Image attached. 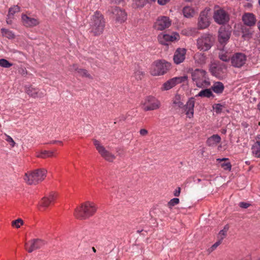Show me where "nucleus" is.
Instances as JSON below:
<instances>
[{
	"mask_svg": "<svg viewBox=\"0 0 260 260\" xmlns=\"http://www.w3.org/2000/svg\"><path fill=\"white\" fill-rule=\"evenodd\" d=\"M97 207L91 202H86L75 209L74 215L80 219H86L92 216L96 212Z\"/></svg>",
	"mask_w": 260,
	"mask_h": 260,
	"instance_id": "1",
	"label": "nucleus"
},
{
	"mask_svg": "<svg viewBox=\"0 0 260 260\" xmlns=\"http://www.w3.org/2000/svg\"><path fill=\"white\" fill-rule=\"evenodd\" d=\"M105 26V21L103 15L99 11H96L92 16L90 23V31L94 36L102 34Z\"/></svg>",
	"mask_w": 260,
	"mask_h": 260,
	"instance_id": "2",
	"label": "nucleus"
},
{
	"mask_svg": "<svg viewBox=\"0 0 260 260\" xmlns=\"http://www.w3.org/2000/svg\"><path fill=\"white\" fill-rule=\"evenodd\" d=\"M192 80L199 88L207 87L210 82L207 72L201 69H196L191 74Z\"/></svg>",
	"mask_w": 260,
	"mask_h": 260,
	"instance_id": "3",
	"label": "nucleus"
},
{
	"mask_svg": "<svg viewBox=\"0 0 260 260\" xmlns=\"http://www.w3.org/2000/svg\"><path fill=\"white\" fill-rule=\"evenodd\" d=\"M46 173L44 169H37L29 174H25L24 179L28 184H36L45 179Z\"/></svg>",
	"mask_w": 260,
	"mask_h": 260,
	"instance_id": "4",
	"label": "nucleus"
},
{
	"mask_svg": "<svg viewBox=\"0 0 260 260\" xmlns=\"http://www.w3.org/2000/svg\"><path fill=\"white\" fill-rule=\"evenodd\" d=\"M170 67L168 62L162 61L154 62L151 67L150 73L153 76H160L165 74Z\"/></svg>",
	"mask_w": 260,
	"mask_h": 260,
	"instance_id": "5",
	"label": "nucleus"
},
{
	"mask_svg": "<svg viewBox=\"0 0 260 260\" xmlns=\"http://www.w3.org/2000/svg\"><path fill=\"white\" fill-rule=\"evenodd\" d=\"M108 11L112 14V17L116 22L122 23L127 19L126 13L118 7H111Z\"/></svg>",
	"mask_w": 260,
	"mask_h": 260,
	"instance_id": "6",
	"label": "nucleus"
},
{
	"mask_svg": "<svg viewBox=\"0 0 260 260\" xmlns=\"http://www.w3.org/2000/svg\"><path fill=\"white\" fill-rule=\"evenodd\" d=\"M172 21L169 17L160 16L157 18L153 24V27L157 30H164L170 27Z\"/></svg>",
	"mask_w": 260,
	"mask_h": 260,
	"instance_id": "7",
	"label": "nucleus"
},
{
	"mask_svg": "<svg viewBox=\"0 0 260 260\" xmlns=\"http://www.w3.org/2000/svg\"><path fill=\"white\" fill-rule=\"evenodd\" d=\"M211 35L204 34L197 40L198 48L201 50L207 51L212 46Z\"/></svg>",
	"mask_w": 260,
	"mask_h": 260,
	"instance_id": "8",
	"label": "nucleus"
},
{
	"mask_svg": "<svg viewBox=\"0 0 260 260\" xmlns=\"http://www.w3.org/2000/svg\"><path fill=\"white\" fill-rule=\"evenodd\" d=\"M160 102L153 96L147 97L142 104V109L145 111H151L157 109L160 107Z\"/></svg>",
	"mask_w": 260,
	"mask_h": 260,
	"instance_id": "9",
	"label": "nucleus"
},
{
	"mask_svg": "<svg viewBox=\"0 0 260 260\" xmlns=\"http://www.w3.org/2000/svg\"><path fill=\"white\" fill-rule=\"evenodd\" d=\"M93 144L99 153L106 160L109 161H113L115 159V155L107 150L101 144L100 141L96 140H94Z\"/></svg>",
	"mask_w": 260,
	"mask_h": 260,
	"instance_id": "10",
	"label": "nucleus"
},
{
	"mask_svg": "<svg viewBox=\"0 0 260 260\" xmlns=\"http://www.w3.org/2000/svg\"><path fill=\"white\" fill-rule=\"evenodd\" d=\"M187 80V76L174 77L165 82L162 84L161 89L162 90H168L177 84L186 81Z\"/></svg>",
	"mask_w": 260,
	"mask_h": 260,
	"instance_id": "11",
	"label": "nucleus"
},
{
	"mask_svg": "<svg viewBox=\"0 0 260 260\" xmlns=\"http://www.w3.org/2000/svg\"><path fill=\"white\" fill-rule=\"evenodd\" d=\"M209 12V10L206 9L200 13L198 22V26L200 29H205L209 26L210 18Z\"/></svg>",
	"mask_w": 260,
	"mask_h": 260,
	"instance_id": "12",
	"label": "nucleus"
},
{
	"mask_svg": "<svg viewBox=\"0 0 260 260\" xmlns=\"http://www.w3.org/2000/svg\"><path fill=\"white\" fill-rule=\"evenodd\" d=\"M226 71V66L219 63H212L210 67V71L211 74L218 78H221Z\"/></svg>",
	"mask_w": 260,
	"mask_h": 260,
	"instance_id": "13",
	"label": "nucleus"
},
{
	"mask_svg": "<svg viewBox=\"0 0 260 260\" xmlns=\"http://www.w3.org/2000/svg\"><path fill=\"white\" fill-rule=\"evenodd\" d=\"M179 38V35L177 32H173L171 35L161 33L157 37L159 43L164 45H168L169 43L178 40Z\"/></svg>",
	"mask_w": 260,
	"mask_h": 260,
	"instance_id": "14",
	"label": "nucleus"
},
{
	"mask_svg": "<svg viewBox=\"0 0 260 260\" xmlns=\"http://www.w3.org/2000/svg\"><path fill=\"white\" fill-rule=\"evenodd\" d=\"M247 60L246 56L242 53H235L231 58V63L235 68H241L244 66Z\"/></svg>",
	"mask_w": 260,
	"mask_h": 260,
	"instance_id": "15",
	"label": "nucleus"
},
{
	"mask_svg": "<svg viewBox=\"0 0 260 260\" xmlns=\"http://www.w3.org/2000/svg\"><path fill=\"white\" fill-rule=\"evenodd\" d=\"M213 18L216 22L223 24L229 20V16L223 9H220L214 12Z\"/></svg>",
	"mask_w": 260,
	"mask_h": 260,
	"instance_id": "16",
	"label": "nucleus"
},
{
	"mask_svg": "<svg viewBox=\"0 0 260 260\" xmlns=\"http://www.w3.org/2000/svg\"><path fill=\"white\" fill-rule=\"evenodd\" d=\"M194 105V98H190L188 99L186 104L183 105V107L182 108V109H183L185 112L187 117L189 119L193 117Z\"/></svg>",
	"mask_w": 260,
	"mask_h": 260,
	"instance_id": "17",
	"label": "nucleus"
},
{
	"mask_svg": "<svg viewBox=\"0 0 260 260\" xmlns=\"http://www.w3.org/2000/svg\"><path fill=\"white\" fill-rule=\"evenodd\" d=\"M231 36V32L221 26L218 31V41L221 44H225L229 41Z\"/></svg>",
	"mask_w": 260,
	"mask_h": 260,
	"instance_id": "18",
	"label": "nucleus"
},
{
	"mask_svg": "<svg viewBox=\"0 0 260 260\" xmlns=\"http://www.w3.org/2000/svg\"><path fill=\"white\" fill-rule=\"evenodd\" d=\"M186 53V50L185 48H178L174 53L173 57L174 62L177 64L182 62L185 58Z\"/></svg>",
	"mask_w": 260,
	"mask_h": 260,
	"instance_id": "19",
	"label": "nucleus"
},
{
	"mask_svg": "<svg viewBox=\"0 0 260 260\" xmlns=\"http://www.w3.org/2000/svg\"><path fill=\"white\" fill-rule=\"evenodd\" d=\"M44 245L43 241L40 239H35L30 242V246L28 248V244L25 243V248L28 252L30 253L33 251L41 248Z\"/></svg>",
	"mask_w": 260,
	"mask_h": 260,
	"instance_id": "20",
	"label": "nucleus"
},
{
	"mask_svg": "<svg viewBox=\"0 0 260 260\" xmlns=\"http://www.w3.org/2000/svg\"><path fill=\"white\" fill-rule=\"evenodd\" d=\"M242 21L245 25L248 26H253L256 22L255 15L251 13H245L242 16Z\"/></svg>",
	"mask_w": 260,
	"mask_h": 260,
	"instance_id": "21",
	"label": "nucleus"
},
{
	"mask_svg": "<svg viewBox=\"0 0 260 260\" xmlns=\"http://www.w3.org/2000/svg\"><path fill=\"white\" fill-rule=\"evenodd\" d=\"M21 18L24 25L26 27H33L37 26L40 23L37 19L27 16L26 15L23 14Z\"/></svg>",
	"mask_w": 260,
	"mask_h": 260,
	"instance_id": "22",
	"label": "nucleus"
},
{
	"mask_svg": "<svg viewBox=\"0 0 260 260\" xmlns=\"http://www.w3.org/2000/svg\"><path fill=\"white\" fill-rule=\"evenodd\" d=\"M26 93L34 98H41L45 95V92L44 90H41L37 88L29 86L26 88Z\"/></svg>",
	"mask_w": 260,
	"mask_h": 260,
	"instance_id": "23",
	"label": "nucleus"
},
{
	"mask_svg": "<svg viewBox=\"0 0 260 260\" xmlns=\"http://www.w3.org/2000/svg\"><path fill=\"white\" fill-rule=\"evenodd\" d=\"M55 193H51L48 196H45L42 199L41 201L39 202V206L40 207L46 208L55 200Z\"/></svg>",
	"mask_w": 260,
	"mask_h": 260,
	"instance_id": "24",
	"label": "nucleus"
},
{
	"mask_svg": "<svg viewBox=\"0 0 260 260\" xmlns=\"http://www.w3.org/2000/svg\"><path fill=\"white\" fill-rule=\"evenodd\" d=\"M172 104L176 109H182L184 105L183 97L179 94H176L173 99Z\"/></svg>",
	"mask_w": 260,
	"mask_h": 260,
	"instance_id": "25",
	"label": "nucleus"
},
{
	"mask_svg": "<svg viewBox=\"0 0 260 260\" xmlns=\"http://www.w3.org/2000/svg\"><path fill=\"white\" fill-rule=\"evenodd\" d=\"M221 141L220 137L217 135H213L210 137L208 138L206 143L209 146H214L219 143Z\"/></svg>",
	"mask_w": 260,
	"mask_h": 260,
	"instance_id": "26",
	"label": "nucleus"
},
{
	"mask_svg": "<svg viewBox=\"0 0 260 260\" xmlns=\"http://www.w3.org/2000/svg\"><path fill=\"white\" fill-rule=\"evenodd\" d=\"M210 89L212 90L215 93L220 94L223 92L224 89V86L222 82H215L213 83Z\"/></svg>",
	"mask_w": 260,
	"mask_h": 260,
	"instance_id": "27",
	"label": "nucleus"
},
{
	"mask_svg": "<svg viewBox=\"0 0 260 260\" xmlns=\"http://www.w3.org/2000/svg\"><path fill=\"white\" fill-rule=\"evenodd\" d=\"M196 97H202V98H214L215 97V95L212 93V91L211 89L210 88H206L203 89L201 90L199 93L196 95Z\"/></svg>",
	"mask_w": 260,
	"mask_h": 260,
	"instance_id": "28",
	"label": "nucleus"
},
{
	"mask_svg": "<svg viewBox=\"0 0 260 260\" xmlns=\"http://www.w3.org/2000/svg\"><path fill=\"white\" fill-rule=\"evenodd\" d=\"M182 12L184 16L188 18L193 17L195 14V11L194 9L189 6H186L184 7Z\"/></svg>",
	"mask_w": 260,
	"mask_h": 260,
	"instance_id": "29",
	"label": "nucleus"
},
{
	"mask_svg": "<svg viewBox=\"0 0 260 260\" xmlns=\"http://www.w3.org/2000/svg\"><path fill=\"white\" fill-rule=\"evenodd\" d=\"M194 59L197 63L202 65L205 63L206 57L204 53L198 52L194 54Z\"/></svg>",
	"mask_w": 260,
	"mask_h": 260,
	"instance_id": "30",
	"label": "nucleus"
},
{
	"mask_svg": "<svg viewBox=\"0 0 260 260\" xmlns=\"http://www.w3.org/2000/svg\"><path fill=\"white\" fill-rule=\"evenodd\" d=\"M70 70L71 71H75L79 76L86 77H89V75L88 74L86 70L82 69H78L77 66L76 64L73 65Z\"/></svg>",
	"mask_w": 260,
	"mask_h": 260,
	"instance_id": "31",
	"label": "nucleus"
},
{
	"mask_svg": "<svg viewBox=\"0 0 260 260\" xmlns=\"http://www.w3.org/2000/svg\"><path fill=\"white\" fill-rule=\"evenodd\" d=\"M252 153L255 157H260V142H256L251 148Z\"/></svg>",
	"mask_w": 260,
	"mask_h": 260,
	"instance_id": "32",
	"label": "nucleus"
},
{
	"mask_svg": "<svg viewBox=\"0 0 260 260\" xmlns=\"http://www.w3.org/2000/svg\"><path fill=\"white\" fill-rule=\"evenodd\" d=\"M227 160H228V158H217V161H218L221 162V161H224V162H222L220 164L221 168H223L224 170L230 171L231 170L232 166H231V163L229 161L225 162V161H227Z\"/></svg>",
	"mask_w": 260,
	"mask_h": 260,
	"instance_id": "33",
	"label": "nucleus"
},
{
	"mask_svg": "<svg viewBox=\"0 0 260 260\" xmlns=\"http://www.w3.org/2000/svg\"><path fill=\"white\" fill-rule=\"evenodd\" d=\"M1 32L3 37L7 38L9 39H12L15 37L14 32L9 29L2 28L1 29Z\"/></svg>",
	"mask_w": 260,
	"mask_h": 260,
	"instance_id": "34",
	"label": "nucleus"
},
{
	"mask_svg": "<svg viewBox=\"0 0 260 260\" xmlns=\"http://www.w3.org/2000/svg\"><path fill=\"white\" fill-rule=\"evenodd\" d=\"M242 38L244 40H249L252 37V33L250 30L246 27L242 28Z\"/></svg>",
	"mask_w": 260,
	"mask_h": 260,
	"instance_id": "35",
	"label": "nucleus"
},
{
	"mask_svg": "<svg viewBox=\"0 0 260 260\" xmlns=\"http://www.w3.org/2000/svg\"><path fill=\"white\" fill-rule=\"evenodd\" d=\"M219 58L223 61L228 62L231 57L227 52L221 51L219 53Z\"/></svg>",
	"mask_w": 260,
	"mask_h": 260,
	"instance_id": "36",
	"label": "nucleus"
},
{
	"mask_svg": "<svg viewBox=\"0 0 260 260\" xmlns=\"http://www.w3.org/2000/svg\"><path fill=\"white\" fill-rule=\"evenodd\" d=\"M19 11L20 7L17 5L14 6L9 9L8 15L13 17L16 13H18Z\"/></svg>",
	"mask_w": 260,
	"mask_h": 260,
	"instance_id": "37",
	"label": "nucleus"
},
{
	"mask_svg": "<svg viewBox=\"0 0 260 260\" xmlns=\"http://www.w3.org/2000/svg\"><path fill=\"white\" fill-rule=\"evenodd\" d=\"M147 2V0H133V5L137 8L143 7Z\"/></svg>",
	"mask_w": 260,
	"mask_h": 260,
	"instance_id": "38",
	"label": "nucleus"
},
{
	"mask_svg": "<svg viewBox=\"0 0 260 260\" xmlns=\"http://www.w3.org/2000/svg\"><path fill=\"white\" fill-rule=\"evenodd\" d=\"M53 154L54 152L53 151L45 150L42 151L40 154H39L38 157L44 158L47 157H52L53 156Z\"/></svg>",
	"mask_w": 260,
	"mask_h": 260,
	"instance_id": "39",
	"label": "nucleus"
},
{
	"mask_svg": "<svg viewBox=\"0 0 260 260\" xmlns=\"http://www.w3.org/2000/svg\"><path fill=\"white\" fill-rule=\"evenodd\" d=\"M228 228L224 227L223 230H221L217 236V239L221 241H222L223 239L225 238Z\"/></svg>",
	"mask_w": 260,
	"mask_h": 260,
	"instance_id": "40",
	"label": "nucleus"
},
{
	"mask_svg": "<svg viewBox=\"0 0 260 260\" xmlns=\"http://www.w3.org/2000/svg\"><path fill=\"white\" fill-rule=\"evenodd\" d=\"M12 65L13 64L12 63H10L6 59L2 58L0 59V66L2 67L9 68L12 66Z\"/></svg>",
	"mask_w": 260,
	"mask_h": 260,
	"instance_id": "41",
	"label": "nucleus"
},
{
	"mask_svg": "<svg viewBox=\"0 0 260 260\" xmlns=\"http://www.w3.org/2000/svg\"><path fill=\"white\" fill-rule=\"evenodd\" d=\"M23 224V221L20 218H18L16 220H13L12 222V225L17 229L19 228L21 226V225H22Z\"/></svg>",
	"mask_w": 260,
	"mask_h": 260,
	"instance_id": "42",
	"label": "nucleus"
},
{
	"mask_svg": "<svg viewBox=\"0 0 260 260\" xmlns=\"http://www.w3.org/2000/svg\"><path fill=\"white\" fill-rule=\"evenodd\" d=\"M223 106L221 104H215L213 105L212 108L217 114H220L222 112Z\"/></svg>",
	"mask_w": 260,
	"mask_h": 260,
	"instance_id": "43",
	"label": "nucleus"
},
{
	"mask_svg": "<svg viewBox=\"0 0 260 260\" xmlns=\"http://www.w3.org/2000/svg\"><path fill=\"white\" fill-rule=\"evenodd\" d=\"M222 241L217 239V241L208 249V251L209 253L213 251L221 243Z\"/></svg>",
	"mask_w": 260,
	"mask_h": 260,
	"instance_id": "44",
	"label": "nucleus"
},
{
	"mask_svg": "<svg viewBox=\"0 0 260 260\" xmlns=\"http://www.w3.org/2000/svg\"><path fill=\"white\" fill-rule=\"evenodd\" d=\"M179 203V199L178 198H173L171 199L168 203V206L170 208L177 205Z\"/></svg>",
	"mask_w": 260,
	"mask_h": 260,
	"instance_id": "45",
	"label": "nucleus"
},
{
	"mask_svg": "<svg viewBox=\"0 0 260 260\" xmlns=\"http://www.w3.org/2000/svg\"><path fill=\"white\" fill-rule=\"evenodd\" d=\"M6 141L8 142L12 147H14L15 145V142L11 137L9 135H6Z\"/></svg>",
	"mask_w": 260,
	"mask_h": 260,
	"instance_id": "46",
	"label": "nucleus"
},
{
	"mask_svg": "<svg viewBox=\"0 0 260 260\" xmlns=\"http://www.w3.org/2000/svg\"><path fill=\"white\" fill-rule=\"evenodd\" d=\"M143 72L140 70L137 71L135 73V76L137 79H141L142 76H143Z\"/></svg>",
	"mask_w": 260,
	"mask_h": 260,
	"instance_id": "47",
	"label": "nucleus"
},
{
	"mask_svg": "<svg viewBox=\"0 0 260 260\" xmlns=\"http://www.w3.org/2000/svg\"><path fill=\"white\" fill-rule=\"evenodd\" d=\"M250 206V204L248 203H245V202H240L239 203V206L241 207V208H244V209H246L248 207H249Z\"/></svg>",
	"mask_w": 260,
	"mask_h": 260,
	"instance_id": "48",
	"label": "nucleus"
},
{
	"mask_svg": "<svg viewBox=\"0 0 260 260\" xmlns=\"http://www.w3.org/2000/svg\"><path fill=\"white\" fill-rule=\"evenodd\" d=\"M13 17L7 15L6 22L8 24H12L13 22Z\"/></svg>",
	"mask_w": 260,
	"mask_h": 260,
	"instance_id": "49",
	"label": "nucleus"
},
{
	"mask_svg": "<svg viewBox=\"0 0 260 260\" xmlns=\"http://www.w3.org/2000/svg\"><path fill=\"white\" fill-rule=\"evenodd\" d=\"M139 132L140 134L142 136H146L148 134V131L146 129H141Z\"/></svg>",
	"mask_w": 260,
	"mask_h": 260,
	"instance_id": "50",
	"label": "nucleus"
},
{
	"mask_svg": "<svg viewBox=\"0 0 260 260\" xmlns=\"http://www.w3.org/2000/svg\"><path fill=\"white\" fill-rule=\"evenodd\" d=\"M180 193V188H178V189L177 190H176L174 191V194L175 196L178 197V196H179Z\"/></svg>",
	"mask_w": 260,
	"mask_h": 260,
	"instance_id": "51",
	"label": "nucleus"
},
{
	"mask_svg": "<svg viewBox=\"0 0 260 260\" xmlns=\"http://www.w3.org/2000/svg\"><path fill=\"white\" fill-rule=\"evenodd\" d=\"M123 1V0H110V1L112 3H116V4H119L120 3L122 2Z\"/></svg>",
	"mask_w": 260,
	"mask_h": 260,
	"instance_id": "52",
	"label": "nucleus"
},
{
	"mask_svg": "<svg viewBox=\"0 0 260 260\" xmlns=\"http://www.w3.org/2000/svg\"><path fill=\"white\" fill-rule=\"evenodd\" d=\"M59 143V144H61L62 143V142L61 141H53L52 142V143Z\"/></svg>",
	"mask_w": 260,
	"mask_h": 260,
	"instance_id": "53",
	"label": "nucleus"
},
{
	"mask_svg": "<svg viewBox=\"0 0 260 260\" xmlns=\"http://www.w3.org/2000/svg\"><path fill=\"white\" fill-rule=\"evenodd\" d=\"M257 26H258V28L260 31V20L258 21V22L257 23Z\"/></svg>",
	"mask_w": 260,
	"mask_h": 260,
	"instance_id": "54",
	"label": "nucleus"
},
{
	"mask_svg": "<svg viewBox=\"0 0 260 260\" xmlns=\"http://www.w3.org/2000/svg\"><path fill=\"white\" fill-rule=\"evenodd\" d=\"M257 108L260 111V103L257 105Z\"/></svg>",
	"mask_w": 260,
	"mask_h": 260,
	"instance_id": "55",
	"label": "nucleus"
},
{
	"mask_svg": "<svg viewBox=\"0 0 260 260\" xmlns=\"http://www.w3.org/2000/svg\"><path fill=\"white\" fill-rule=\"evenodd\" d=\"M185 1H186V2H190V1H191L192 0H185Z\"/></svg>",
	"mask_w": 260,
	"mask_h": 260,
	"instance_id": "56",
	"label": "nucleus"
},
{
	"mask_svg": "<svg viewBox=\"0 0 260 260\" xmlns=\"http://www.w3.org/2000/svg\"><path fill=\"white\" fill-rule=\"evenodd\" d=\"M258 3H259V4L260 5V0H258Z\"/></svg>",
	"mask_w": 260,
	"mask_h": 260,
	"instance_id": "57",
	"label": "nucleus"
},
{
	"mask_svg": "<svg viewBox=\"0 0 260 260\" xmlns=\"http://www.w3.org/2000/svg\"><path fill=\"white\" fill-rule=\"evenodd\" d=\"M93 251H95V250L94 248H93Z\"/></svg>",
	"mask_w": 260,
	"mask_h": 260,
	"instance_id": "58",
	"label": "nucleus"
},
{
	"mask_svg": "<svg viewBox=\"0 0 260 260\" xmlns=\"http://www.w3.org/2000/svg\"><path fill=\"white\" fill-rule=\"evenodd\" d=\"M226 132V130H224V131H223V133H224Z\"/></svg>",
	"mask_w": 260,
	"mask_h": 260,
	"instance_id": "59",
	"label": "nucleus"
},
{
	"mask_svg": "<svg viewBox=\"0 0 260 260\" xmlns=\"http://www.w3.org/2000/svg\"><path fill=\"white\" fill-rule=\"evenodd\" d=\"M226 132V130H224V131H223V133H224Z\"/></svg>",
	"mask_w": 260,
	"mask_h": 260,
	"instance_id": "60",
	"label": "nucleus"
},
{
	"mask_svg": "<svg viewBox=\"0 0 260 260\" xmlns=\"http://www.w3.org/2000/svg\"><path fill=\"white\" fill-rule=\"evenodd\" d=\"M259 260H260V259H259Z\"/></svg>",
	"mask_w": 260,
	"mask_h": 260,
	"instance_id": "61",
	"label": "nucleus"
}]
</instances>
